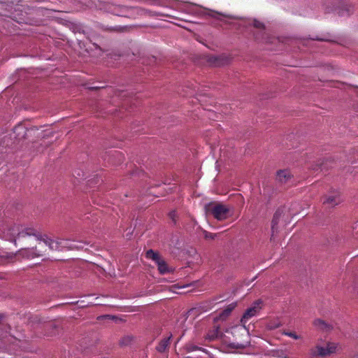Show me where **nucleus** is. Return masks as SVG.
<instances>
[{
    "instance_id": "30",
    "label": "nucleus",
    "mask_w": 358,
    "mask_h": 358,
    "mask_svg": "<svg viewBox=\"0 0 358 358\" xmlns=\"http://www.w3.org/2000/svg\"><path fill=\"white\" fill-rule=\"evenodd\" d=\"M285 358H289V357H285Z\"/></svg>"
},
{
    "instance_id": "1",
    "label": "nucleus",
    "mask_w": 358,
    "mask_h": 358,
    "mask_svg": "<svg viewBox=\"0 0 358 358\" xmlns=\"http://www.w3.org/2000/svg\"><path fill=\"white\" fill-rule=\"evenodd\" d=\"M55 133L51 131H40L38 129H27L22 125L15 127L13 131L3 137L1 144L4 147L17 149L25 146L31 155H46L45 150L55 140Z\"/></svg>"
},
{
    "instance_id": "16",
    "label": "nucleus",
    "mask_w": 358,
    "mask_h": 358,
    "mask_svg": "<svg viewBox=\"0 0 358 358\" xmlns=\"http://www.w3.org/2000/svg\"><path fill=\"white\" fill-rule=\"evenodd\" d=\"M146 257L155 261L156 264L161 259L159 254L155 252L153 250H148L146 252Z\"/></svg>"
},
{
    "instance_id": "5",
    "label": "nucleus",
    "mask_w": 358,
    "mask_h": 358,
    "mask_svg": "<svg viewBox=\"0 0 358 358\" xmlns=\"http://www.w3.org/2000/svg\"><path fill=\"white\" fill-rule=\"evenodd\" d=\"M323 203L331 206H334L340 203L341 194L338 190L333 189L324 196Z\"/></svg>"
},
{
    "instance_id": "28",
    "label": "nucleus",
    "mask_w": 358,
    "mask_h": 358,
    "mask_svg": "<svg viewBox=\"0 0 358 358\" xmlns=\"http://www.w3.org/2000/svg\"><path fill=\"white\" fill-rule=\"evenodd\" d=\"M339 14H340V15H343L344 13H343V11H341V12H339Z\"/></svg>"
},
{
    "instance_id": "15",
    "label": "nucleus",
    "mask_w": 358,
    "mask_h": 358,
    "mask_svg": "<svg viewBox=\"0 0 358 358\" xmlns=\"http://www.w3.org/2000/svg\"><path fill=\"white\" fill-rule=\"evenodd\" d=\"M146 257L155 261L156 264L161 259L159 254L155 252L153 250H148L146 252Z\"/></svg>"
},
{
    "instance_id": "26",
    "label": "nucleus",
    "mask_w": 358,
    "mask_h": 358,
    "mask_svg": "<svg viewBox=\"0 0 358 358\" xmlns=\"http://www.w3.org/2000/svg\"><path fill=\"white\" fill-rule=\"evenodd\" d=\"M294 135L292 134H291L287 136V139L292 141L294 138Z\"/></svg>"
},
{
    "instance_id": "21",
    "label": "nucleus",
    "mask_w": 358,
    "mask_h": 358,
    "mask_svg": "<svg viewBox=\"0 0 358 358\" xmlns=\"http://www.w3.org/2000/svg\"><path fill=\"white\" fill-rule=\"evenodd\" d=\"M280 326V322H275L273 323H269L268 324V328L269 329H273L278 328Z\"/></svg>"
},
{
    "instance_id": "29",
    "label": "nucleus",
    "mask_w": 358,
    "mask_h": 358,
    "mask_svg": "<svg viewBox=\"0 0 358 358\" xmlns=\"http://www.w3.org/2000/svg\"><path fill=\"white\" fill-rule=\"evenodd\" d=\"M99 87H92V89H98Z\"/></svg>"
},
{
    "instance_id": "12",
    "label": "nucleus",
    "mask_w": 358,
    "mask_h": 358,
    "mask_svg": "<svg viewBox=\"0 0 358 358\" xmlns=\"http://www.w3.org/2000/svg\"><path fill=\"white\" fill-rule=\"evenodd\" d=\"M156 264L160 273L164 274L170 271L169 267L162 259H161Z\"/></svg>"
},
{
    "instance_id": "19",
    "label": "nucleus",
    "mask_w": 358,
    "mask_h": 358,
    "mask_svg": "<svg viewBox=\"0 0 358 358\" xmlns=\"http://www.w3.org/2000/svg\"><path fill=\"white\" fill-rule=\"evenodd\" d=\"M13 254H8L6 252H0V259H11L13 257Z\"/></svg>"
},
{
    "instance_id": "4",
    "label": "nucleus",
    "mask_w": 358,
    "mask_h": 358,
    "mask_svg": "<svg viewBox=\"0 0 358 358\" xmlns=\"http://www.w3.org/2000/svg\"><path fill=\"white\" fill-rule=\"evenodd\" d=\"M260 303H261V302L259 301L255 302L252 304V306L250 308H249L248 309H247V310L243 314V315L241 320V322L243 328L244 329H246L245 323L251 317L255 316L258 313V312L260 310V309H261Z\"/></svg>"
},
{
    "instance_id": "27",
    "label": "nucleus",
    "mask_w": 358,
    "mask_h": 358,
    "mask_svg": "<svg viewBox=\"0 0 358 358\" xmlns=\"http://www.w3.org/2000/svg\"><path fill=\"white\" fill-rule=\"evenodd\" d=\"M230 346L233 348H238L241 347L240 345H236L235 344H230Z\"/></svg>"
},
{
    "instance_id": "14",
    "label": "nucleus",
    "mask_w": 358,
    "mask_h": 358,
    "mask_svg": "<svg viewBox=\"0 0 358 358\" xmlns=\"http://www.w3.org/2000/svg\"><path fill=\"white\" fill-rule=\"evenodd\" d=\"M236 303H233L229 304L221 313L220 317L224 319L227 317L231 312L235 308Z\"/></svg>"
},
{
    "instance_id": "23",
    "label": "nucleus",
    "mask_w": 358,
    "mask_h": 358,
    "mask_svg": "<svg viewBox=\"0 0 358 358\" xmlns=\"http://www.w3.org/2000/svg\"><path fill=\"white\" fill-rule=\"evenodd\" d=\"M216 236V234H213L208 232H205V237L206 238H211L213 239Z\"/></svg>"
},
{
    "instance_id": "18",
    "label": "nucleus",
    "mask_w": 358,
    "mask_h": 358,
    "mask_svg": "<svg viewBox=\"0 0 358 358\" xmlns=\"http://www.w3.org/2000/svg\"><path fill=\"white\" fill-rule=\"evenodd\" d=\"M252 25L254 27L259 29H264L265 27L264 24L262 22L257 20H253Z\"/></svg>"
},
{
    "instance_id": "22",
    "label": "nucleus",
    "mask_w": 358,
    "mask_h": 358,
    "mask_svg": "<svg viewBox=\"0 0 358 358\" xmlns=\"http://www.w3.org/2000/svg\"><path fill=\"white\" fill-rule=\"evenodd\" d=\"M187 351H189V352H190V351H193V350H202L201 348H197L196 346H195V345H192V344L188 345L187 346Z\"/></svg>"
},
{
    "instance_id": "2",
    "label": "nucleus",
    "mask_w": 358,
    "mask_h": 358,
    "mask_svg": "<svg viewBox=\"0 0 358 358\" xmlns=\"http://www.w3.org/2000/svg\"><path fill=\"white\" fill-rule=\"evenodd\" d=\"M205 210L208 215H212L218 220L227 219L229 213V210L226 206L217 202H213L206 205Z\"/></svg>"
},
{
    "instance_id": "8",
    "label": "nucleus",
    "mask_w": 358,
    "mask_h": 358,
    "mask_svg": "<svg viewBox=\"0 0 358 358\" xmlns=\"http://www.w3.org/2000/svg\"><path fill=\"white\" fill-rule=\"evenodd\" d=\"M291 177V174L287 170H280L277 173V180L280 182H287Z\"/></svg>"
},
{
    "instance_id": "7",
    "label": "nucleus",
    "mask_w": 358,
    "mask_h": 358,
    "mask_svg": "<svg viewBox=\"0 0 358 358\" xmlns=\"http://www.w3.org/2000/svg\"><path fill=\"white\" fill-rule=\"evenodd\" d=\"M36 238L39 240L38 246V248H41L43 244H45V245L49 246V248L52 250L57 248L55 243L51 238L47 237L46 236L41 237L40 239L38 237H36Z\"/></svg>"
},
{
    "instance_id": "11",
    "label": "nucleus",
    "mask_w": 358,
    "mask_h": 358,
    "mask_svg": "<svg viewBox=\"0 0 358 358\" xmlns=\"http://www.w3.org/2000/svg\"><path fill=\"white\" fill-rule=\"evenodd\" d=\"M230 57L227 55H221L214 58V62L217 66H223L230 62Z\"/></svg>"
},
{
    "instance_id": "20",
    "label": "nucleus",
    "mask_w": 358,
    "mask_h": 358,
    "mask_svg": "<svg viewBox=\"0 0 358 358\" xmlns=\"http://www.w3.org/2000/svg\"><path fill=\"white\" fill-rule=\"evenodd\" d=\"M284 334L291 338H293L294 339H299L300 338V336H298L296 334H295L294 332H292V331H285L284 332Z\"/></svg>"
},
{
    "instance_id": "3",
    "label": "nucleus",
    "mask_w": 358,
    "mask_h": 358,
    "mask_svg": "<svg viewBox=\"0 0 358 358\" xmlns=\"http://www.w3.org/2000/svg\"><path fill=\"white\" fill-rule=\"evenodd\" d=\"M341 348L339 343L329 342L327 344L326 348L317 345L310 350L312 356H327L336 352Z\"/></svg>"
},
{
    "instance_id": "13",
    "label": "nucleus",
    "mask_w": 358,
    "mask_h": 358,
    "mask_svg": "<svg viewBox=\"0 0 358 358\" xmlns=\"http://www.w3.org/2000/svg\"><path fill=\"white\" fill-rule=\"evenodd\" d=\"M220 330L217 328H216V329H213V331H210L207 334L206 339H207L208 341H213V340L218 338L220 337Z\"/></svg>"
},
{
    "instance_id": "9",
    "label": "nucleus",
    "mask_w": 358,
    "mask_h": 358,
    "mask_svg": "<svg viewBox=\"0 0 358 358\" xmlns=\"http://www.w3.org/2000/svg\"><path fill=\"white\" fill-rule=\"evenodd\" d=\"M23 256L27 258H33L36 256L41 255V250H37V252L34 251V249H23L19 252Z\"/></svg>"
},
{
    "instance_id": "25",
    "label": "nucleus",
    "mask_w": 358,
    "mask_h": 358,
    "mask_svg": "<svg viewBox=\"0 0 358 358\" xmlns=\"http://www.w3.org/2000/svg\"><path fill=\"white\" fill-rule=\"evenodd\" d=\"M276 224V215L275 216L273 222H272V230L274 231L275 229V225Z\"/></svg>"
},
{
    "instance_id": "6",
    "label": "nucleus",
    "mask_w": 358,
    "mask_h": 358,
    "mask_svg": "<svg viewBox=\"0 0 358 358\" xmlns=\"http://www.w3.org/2000/svg\"><path fill=\"white\" fill-rule=\"evenodd\" d=\"M35 236L34 230L32 229H24L22 231L17 233L16 236V230L13 229L10 232V238H14L15 241L17 239H20L21 238H24L27 236Z\"/></svg>"
},
{
    "instance_id": "24",
    "label": "nucleus",
    "mask_w": 358,
    "mask_h": 358,
    "mask_svg": "<svg viewBox=\"0 0 358 358\" xmlns=\"http://www.w3.org/2000/svg\"><path fill=\"white\" fill-rule=\"evenodd\" d=\"M342 6H343V9H345L348 13H350V6H349L348 4H343Z\"/></svg>"
},
{
    "instance_id": "17",
    "label": "nucleus",
    "mask_w": 358,
    "mask_h": 358,
    "mask_svg": "<svg viewBox=\"0 0 358 358\" xmlns=\"http://www.w3.org/2000/svg\"><path fill=\"white\" fill-rule=\"evenodd\" d=\"M169 340H170V337L162 341L161 343L159 344V345L157 348V350L159 352L164 351L169 343Z\"/></svg>"
},
{
    "instance_id": "10",
    "label": "nucleus",
    "mask_w": 358,
    "mask_h": 358,
    "mask_svg": "<svg viewBox=\"0 0 358 358\" xmlns=\"http://www.w3.org/2000/svg\"><path fill=\"white\" fill-rule=\"evenodd\" d=\"M313 324L315 327H317L318 329H320L322 331H328L331 329V327L329 324H328L324 320H320V319H316L314 321Z\"/></svg>"
}]
</instances>
